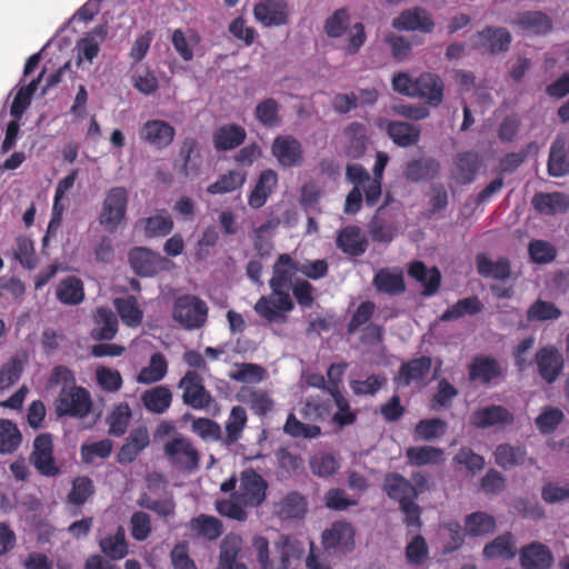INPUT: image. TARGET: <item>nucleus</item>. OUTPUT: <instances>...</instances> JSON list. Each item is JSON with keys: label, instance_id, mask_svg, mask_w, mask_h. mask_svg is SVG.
<instances>
[{"label": "nucleus", "instance_id": "nucleus-53", "mask_svg": "<svg viewBox=\"0 0 569 569\" xmlns=\"http://www.w3.org/2000/svg\"><path fill=\"white\" fill-rule=\"evenodd\" d=\"M369 234L375 242L389 243L395 237V228L385 217V206L378 208L368 223Z\"/></svg>", "mask_w": 569, "mask_h": 569}, {"label": "nucleus", "instance_id": "nucleus-2", "mask_svg": "<svg viewBox=\"0 0 569 569\" xmlns=\"http://www.w3.org/2000/svg\"><path fill=\"white\" fill-rule=\"evenodd\" d=\"M208 311V306L202 299L193 295H183L174 300L172 317L184 329L194 330L204 326Z\"/></svg>", "mask_w": 569, "mask_h": 569}, {"label": "nucleus", "instance_id": "nucleus-60", "mask_svg": "<svg viewBox=\"0 0 569 569\" xmlns=\"http://www.w3.org/2000/svg\"><path fill=\"white\" fill-rule=\"evenodd\" d=\"M300 413L306 420H326L331 413V402L329 399L310 397L306 400Z\"/></svg>", "mask_w": 569, "mask_h": 569}, {"label": "nucleus", "instance_id": "nucleus-13", "mask_svg": "<svg viewBox=\"0 0 569 569\" xmlns=\"http://www.w3.org/2000/svg\"><path fill=\"white\" fill-rule=\"evenodd\" d=\"M392 27L400 31H419L431 33L435 22L431 14L422 7H413L403 10L392 20Z\"/></svg>", "mask_w": 569, "mask_h": 569}, {"label": "nucleus", "instance_id": "nucleus-45", "mask_svg": "<svg viewBox=\"0 0 569 569\" xmlns=\"http://www.w3.org/2000/svg\"><path fill=\"white\" fill-rule=\"evenodd\" d=\"M247 179V173L241 170H229L223 174H220L218 179L210 183L206 191L209 194H224L233 192L240 189Z\"/></svg>", "mask_w": 569, "mask_h": 569}, {"label": "nucleus", "instance_id": "nucleus-8", "mask_svg": "<svg viewBox=\"0 0 569 569\" xmlns=\"http://www.w3.org/2000/svg\"><path fill=\"white\" fill-rule=\"evenodd\" d=\"M271 154L282 168H296L305 162L302 144L291 134L277 136L271 144Z\"/></svg>", "mask_w": 569, "mask_h": 569}, {"label": "nucleus", "instance_id": "nucleus-56", "mask_svg": "<svg viewBox=\"0 0 569 569\" xmlns=\"http://www.w3.org/2000/svg\"><path fill=\"white\" fill-rule=\"evenodd\" d=\"M22 441V435L17 425L8 419H0V455L14 452Z\"/></svg>", "mask_w": 569, "mask_h": 569}, {"label": "nucleus", "instance_id": "nucleus-32", "mask_svg": "<svg viewBox=\"0 0 569 569\" xmlns=\"http://www.w3.org/2000/svg\"><path fill=\"white\" fill-rule=\"evenodd\" d=\"M140 400L147 411L161 415L170 408L172 392L167 386H156L143 391Z\"/></svg>", "mask_w": 569, "mask_h": 569}, {"label": "nucleus", "instance_id": "nucleus-23", "mask_svg": "<svg viewBox=\"0 0 569 569\" xmlns=\"http://www.w3.org/2000/svg\"><path fill=\"white\" fill-rule=\"evenodd\" d=\"M278 184V173L273 169L262 170L248 196V204L252 209L263 207Z\"/></svg>", "mask_w": 569, "mask_h": 569}, {"label": "nucleus", "instance_id": "nucleus-61", "mask_svg": "<svg viewBox=\"0 0 569 569\" xmlns=\"http://www.w3.org/2000/svg\"><path fill=\"white\" fill-rule=\"evenodd\" d=\"M131 409L128 403H119L108 416L109 433L121 437L126 433L131 419Z\"/></svg>", "mask_w": 569, "mask_h": 569}, {"label": "nucleus", "instance_id": "nucleus-41", "mask_svg": "<svg viewBox=\"0 0 569 569\" xmlns=\"http://www.w3.org/2000/svg\"><path fill=\"white\" fill-rule=\"evenodd\" d=\"M99 546L108 560L123 559L129 552L123 527L119 526L113 535L102 538Z\"/></svg>", "mask_w": 569, "mask_h": 569}, {"label": "nucleus", "instance_id": "nucleus-42", "mask_svg": "<svg viewBox=\"0 0 569 569\" xmlns=\"http://www.w3.org/2000/svg\"><path fill=\"white\" fill-rule=\"evenodd\" d=\"M517 553L515 539L511 532H505L483 548V556L487 559H512Z\"/></svg>", "mask_w": 569, "mask_h": 569}, {"label": "nucleus", "instance_id": "nucleus-48", "mask_svg": "<svg viewBox=\"0 0 569 569\" xmlns=\"http://www.w3.org/2000/svg\"><path fill=\"white\" fill-rule=\"evenodd\" d=\"M457 180L462 184H469L473 181L477 171L480 168V157L475 151L461 152L456 158Z\"/></svg>", "mask_w": 569, "mask_h": 569}, {"label": "nucleus", "instance_id": "nucleus-46", "mask_svg": "<svg viewBox=\"0 0 569 569\" xmlns=\"http://www.w3.org/2000/svg\"><path fill=\"white\" fill-rule=\"evenodd\" d=\"M276 551L278 553L277 569H288L292 560L301 558L303 548L289 536L281 535L276 542Z\"/></svg>", "mask_w": 569, "mask_h": 569}, {"label": "nucleus", "instance_id": "nucleus-12", "mask_svg": "<svg viewBox=\"0 0 569 569\" xmlns=\"http://www.w3.org/2000/svg\"><path fill=\"white\" fill-rule=\"evenodd\" d=\"M511 41V34L506 28L486 27L477 33L473 47L495 56L508 51Z\"/></svg>", "mask_w": 569, "mask_h": 569}, {"label": "nucleus", "instance_id": "nucleus-25", "mask_svg": "<svg viewBox=\"0 0 569 569\" xmlns=\"http://www.w3.org/2000/svg\"><path fill=\"white\" fill-rule=\"evenodd\" d=\"M408 276L419 282L422 287V295L425 297L435 296L441 284V273L437 267L427 268V266L419 260L409 264Z\"/></svg>", "mask_w": 569, "mask_h": 569}, {"label": "nucleus", "instance_id": "nucleus-28", "mask_svg": "<svg viewBox=\"0 0 569 569\" xmlns=\"http://www.w3.org/2000/svg\"><path fill=\"white\" fill-rule=\"evenodd\" d=\"M512 24L535 36H546L552 30L551 18L541 11L521 12L512 21Z\"/></svg>", "mask_w": 569, "mask_h": 569}, {"label": "nucleus", "instance_id": "nucleus-18", "mask_svg": "<svg viewBox=\"0 0 569 569\" xmlns=\"http://www.w3.org/2000/svg\"><path fill=\"white\" fill-rule=\"evenodd\" d=\"M246 129L237 123H224L212 131V144L217 152L234 150L246 141Z\"/></svg>", "mask_w": 569, "mask_h": 569}, {"label": "nucleus", "instance_id": "nucleus-38", "mask_svg": "<svg viewBox=\"0 0 569 569\" xmlns=\"http://www.w3.org/2000/svg\"><path fill=\"white\" fill-rule=\"evenodd\" d=\"M57 299L67 306H76L83 301V282L76 276H68L57 286Z\"/></svg>", "mask_w": 569, "mask_h": 569}, {"label": "nucleus", "instance_id": "nucleus-31", "mask_svg": "<svg viewBox=\"0 0 569 569\" xmlns=\"http://www.w3.org/2000/svg\"><path fill=\"white\" fill-rule=\"evenodd\" d=\"M531 203L539 213L553 216L569 209V196L562 192H538Z\"/></svg>", "mask_w": 569, "mask_h": 569}, {"label": "nucleus", "instance_id": "nucleus-30", "mask_svg": "<svg viewBox=\"0 0 569 569\" xmlns=\"http://www.w3.org/2000/svg\"><path fill=\"white\" fill-rule=\"evenodd\" d=\"M440 171V162L432 157L413 159L406 164L403 174L412 182L429 181L435 179Z\"/></svg>", "mask_w": 569, "mask_h": 569}, {"label": "nucleus", "instance_id": "nucleus-5", "mask_svg": "<svg viewBox=\"0 0 569 569\" xmlns=\"http://www.w3.org/2000/svg\"><path fill=\"white\" fill-rule=\"evenodd\" d=\"M168 461L179 470L193 471L200 463V453L192 441L183 436H177L163 447Z\"/></svg>", "mask_w": 569, "mask_h": 569}, {"label": "nucleus", "instance_id": "nucleus-50", "mask_svg": "<svg viewBox=\"0 0 569 569\" xmlns=\"http://www.w3.org/2000/svg\"><path fill=\"white\" fill-rule=\"evenodd\" d=\"M114 307L127 327L137 328L142 323L143 311L140 309L136 297L117 298Z\"/></svg>", "mask_w": 569, "mask_h": 569}, {"label": "nucleus", "instance_id": "nucleus-35", "mask_svg": "<svg viewBox=\"0 0 569 569\" xmlns=\"http://www.w3.org/2000/svg\"><path fill=\"white\" fill-rule=\"evenodd\" d=\"M241 545V538L236 535H228L222 539L218 569H247L246 565L237 561Z\"/></svg>", "mask_w": 569, "mask_h": 569}, {"label": "nucleus", "instance_id": "nucleus-39", "mask_svg": "<svg viewBox=\"0 0 569 569\" xmlns=\"http://www.w3.org/2000/svg\"><path fill=\"white\" fill-rule=\"evenodd\" d=\"M307 511V501L299 492L286 495L276 506V513L282 520L300 519Z\"/></svg>", "mask_w": 569, "mask_h": 569}, {"label": "nucleus", "instance_id": "nucleus-17", "mask_svg": "<svg viewBox=\"0 0 569 569\" xmlns=\"http://www.w3.org/2000/svg\"><path fill=\"white\" fill-rule=\"evenodd\" d=\"M355 530L353 527L343 521L335 522L330 529L322 533V543L325 549L339 552H347L353 547Z\"/></svg>", "mask_w": 569, "mask_h": 569}, {"label": "nucleus", "instance_id": "nucleus-34", "mask_svg": "<svg viewBox=\"0 0 569 569\" xmlns=\"http://www.w3.org/2000/svg\"><path fill=\"white\" fill-rule=\"evenodd\" d=\"M96 327L92 337L96 340H111L118 332V319L114 312L108 307H99L94 313Z\"/></svg>", "mask_w": 569, "mask_h": 569}, {"label": "nucleus", "instance_id": "nucleus-22", "mask_svg": "<svg viewBox=\"0 0 569 569\" xmlns=\"http://www.w3.org/2000/svg\"><path fill=\"white\" fill-rule=\"evenodd\" d=\"M149 443L150 437L147 428L144 426L134 428L117 453L118 462L121 465L131 463Z\"/></svg>", "mask_w": 569, "mask_h": 569}, {"label": "nucleus", "instance_id": "nucleus-20", "mask_svg": "<svg viewBox=\"0 0 569 569\" xmlns=\"http://www.w3.org/2000/svg\"><path fill=\"white\" fill-rule=\"evenodd\" d=\"M382 488L391 500L399 503V507L408 501L417 500V488L401 473H387L383 478Z\"/></svg>", "mask_w": 569, "mask_h": 569}, {"label": "nucleus", "instance_id": "nucleus-49", "mask_svg": "<svg viewBox=\"0 0 569 569\" xmlns=\"http://www.w3.org/2000/svg\"><path fill=\"white\" fill-rule=\"evenodd\" d=\"M168 372V361L161 352L151 355L149 365L143 367L138 376L137 381L143 385H151L161 381Z\"/></svg>", "mask_w": 569, "mask_h": 569}, {"label": "nucleus", "instance_id": "nucleus-51", "mask_svg": "<svg viewBox=\"0 0 569 569\" xmlns=\"http://www.w3.org/2000/svg\"><path fill=\"white\" fill-rule=\"evenodd\" d=\"M247 421L248 416L246 409L241 406L232 407L226 421L223 443L230 446L239 441L242 438V431Z\"/></svg>", "mask_w": 569, "mask_h": 569}, {"label": "nucleus", "instance_id": "nucleus-26", "mask_svg": "<svg viewBox=\"0 0 569 569\" xmlns=\"http://www.w3.org/2000/svg\"><path fill=\"white\" fill-rule=\"evenodd\" d=\"M502 369L497 359L489 356H477L468 366V375L471 381H480L483 385L490 383L499 378Z\"/></svg>", "mask_w": 569, "mask_h": 569}, {"label": "nucleus", "instance_id": "nucleus-57", "mask_svg": "<svg viewBox=\"0 0 569 569\" xmlns=\"http://www.w3.org/2000/svg\"><path fill=\"white\" fill-rule=\"evenodd\" d=\"M267 377V370L257 363L242 362L236 363L234 370L229 373V378L241 383H259Z\"/></svg>", "mask_w": 569, "mask_h": 569}, {"label": "nucleus", "instance_id": "nucleus-16", "mask_svg": "<svg viewBox=\"0 0 569 569\" xmlns=\"http://www.w3.org/2000/svg\"><path fill=\"white\" fill-rule=\"evenodd\" d=\"M253 16L264 27H278L288 22L289 8L284 0H262L253 8Z\"/></svg>", "mask_w": 569, "mask_h": 569}, {"label": "nucleus", "instance_id": "nucleus-43", "mask_svg": "<svg viewBox=\"0 0 569 569\" xmlns=\"http://www.w3.org/2000/svg\"><path fill=\"white\" fill-rule=\"evenodd\" d=\"M483 310V303L477 296L459 299L450 306L441 316L440 320L448 322L465 316H476Z\"/></svg>", "mask_w": 569, "mask_h": 569}, {"label": "nucleus", "instance_id": "nucleus-14", "mask_svg": "<svg viewBox=\"0 0 569 569\" xmlns=\"http://www.w3.org/2000/svg\"><path fill=\"white\" fill-rule=\"evenodd\" d=\"M129 262L138 276L152 277L164 269L168 260L148 248L136 247L129 252Z\"/></svg>", "mask_w": 569, "mask_h": 569}, {"label": "nucleus", "instance_id": "nucleus-37", "mask_svg": "<svg viewBox=\"0 0 569 569\" xmlns=\"http://www.w3.org/2000/svg\"><path fill=\"white\" fill-rule=\"evenodd\" d=\"M372 284L377 291L389 296H399L406 291L402 272H392L388 268H382L375 274Z\"/></svg>", "mask_w": 569, "mask_h": 569}, {"label": "nucleus", "instance_id": "nucleus-24", "mask_svg": "<svg viewBox=\"0 0 569 569\" xmlns=\"http://www.w3.org/2000/svg\"><path fill=\"white\" fill-rule=\"evenodd\" d=\"M519 556L523 569H549L555 560L550 549L538 541L522 547Z\"/></svg>", "mask_w": 569, "mask_h": 569}, {"label": "nucleus", "instance_id": "nucleus-44", "mask_svg": "<svg viewBox=\"0 0 569 569\" xmlns=\"http://www.w3.org/2000/svg\"><path fill=\"white\" fill-rule=\"evenodd\" d=\"M189 528L197 537L209 541L218 539L223 532L222 522L218 518L203 513L192 518Z\"/></svg>", "mask_w": 569, "mask_h": 569}, {"label": "nucleus", "instance_id": "nucleus-54", "mask_svg": "<svg viewBox=\"0 0 569 569\" xmlns=\"http://www.w3.org/2000/svg\"><path fill=\"white\" fill-rule=\"evenodd\" d=\"M179 156L182 159L180 172L184 177H189L192 171H198L200 151L197 139L192 137L184 138L179 150Z\"/></svg>", "mask_w": 569, "mask_h": 569}, {"label": "nucleus", "instance_id": "nucleus-11", "mask_svg": "<svg viewBox=\"0 0 569 569\" xmlns=\"http://www.w3.org/2000/svg\"><path fill=\"white\" fill-rule=\"evenodd\" d=\"M515 422V415L500 405H489L479 408L470 416V423L478 429L491 427L506 428Z\"/></svg>", "mask_w": 569, "mask_h": 569}, {"label": "nucleus", "instance_id": "nucleus-63", "mask_svg": "<svg viewBox=\"0 0 569 569\" xmlns=\"http://www.w3.org/2000/svg\"><path fill=\"white\" fill-rule=\"evenodd\" d=\"M446 428V421L440 418L422 419L415 428V436L418 439L430 441L441 437Z\"/></svg>", "mask_w": 569, "mask_h": 569}, {"label": "nucleus", "instance_id": "nucleus-21", "mask_svg": "<svg viewBox=\"0 0 569 569\" xmlns=\"http://www.w3.org/2000/svg\"><path fill=\"white\" fill-rule=\"evenodd\" d=\"M337 248L350 257L363 254L368 248V240L358 226H347L339 230Z\"/></svg>", "mask_w": 569, "mask_h": 569}, {"label": "nucleus", "instance_id": "nucleus-3", "mask_svg": "<svg viewBox=\"0 0 569 569\" xmlns=\"http://www.w3.org/2000/svg\"><path fill=\"white\" fill-rule=\"evenodd\" d=\"M54 408L58 417L83 419L92 409L90 392L80 386L61 388Z\"/></svg>", "mask_w": 569, "mask_h": 569}, {"label": "nucleus", "instance_id": "nucleus-64", "mask_svg": "<svg viewBox=\"0 0 569 569\" xmlns=\"http://www.w3.org/2000/svg\"><path fill=\"white\" fill-rule=\"evenodd\" d=\"M376 311L375 302L370 300L362 301L351 315L349 322L347 323V333H356L360 327L370 323L372 316Z\"/></svg>", "mask_w": 569, "mask_h": 569}, {"label": "nucleus", "instance_id": "nucleus-40", "mask_svg": "<svg viewBox=\"0 0 569 569\" xmlns=\"http://www.w3.org/2000/svg\"><path fill=\"white\" fill-rule=\"evenodd\" d=\"M493 456L496 463L502 469L508 470L525 463L527 450L522 446L501 443L497 446Z\"/></svg>", "mask_w": 569, "mask_h": 569}, {"label": "nucleus", "instance_id": "nucleus-10", "mask_svg": "<svg viewBox=\"0 0 569 569\" xmlns=\"http://www.w3.org/2000/svg\"><path fill=\"white\" fill-rule=\"evenodd\" d=\"M174 137V127L161 119L148 120L139 129L140 141L157 150L168 148L173 142Z\"/></svg>", "mask_w": 569, "mask_h": 569}, {"label": "nucleus", "instance_id": "nucleus-6", "mask_svg": "<svg viewBox=\"0 0 569 569\" xmlns=\"http://www.w3.org/2000/svg\"><path fill=\"white\" fill-rule=\"evenodd\" d=\"M182 389V402L196 410L208 409L213 398L204 387L203 378L196 370H188L178 382Z\"/></svg>", "mask_w": 569, "mask_h": 569}, {"label": "nucleus", "instance_id": "nucleus-19", "mask_svg": "<svg viewBox=\"0 0 569 569\" xmlns=\"http://www.w3.org/2000/svg\"><path fill=\"white\" fill-rule=\"evenodd\" d=\"M540 377L552 383L563 369V357L557 348L549 346L540 348L535 356Z\"/></svg>", "mask_w": 569, "mask_h": 569}, {"label": "nucleus", "instance_id": "nucleus-15", "mask_svg": "<svg viewBox=\"0 0 569 569\" xmlns=\"http://www.w3.org/2000/svg\"><path fill=\"white\" fill-rule=\"evenodd\" d=\"M443 81L438 74L423 72L415 79L412 98H419L430 106H439L443 99Z\"/></svg>", "mask_w": 569, "mask_h": 569}, {"label": "nucleus", "instance_id": "nucleus-33", "mask_svg": "<svg viewBox=\"0 0 569 569\" xmlns=\"http://www.w3.org/2000/svg\"><path fill=\"white\" fill-rule=\"evenodd\" d=\"M476 264L478 273L485 278L506 280L511 273L510 261L506 257L492 261L487 254L479 253L476 257Z\"/></svg>", "mask_w": 569, "mask_h": 569}, {"label": "nucleus", "instance_id": "nucleus-52", "mask_svg": "<svg viewBox=\"0 0 569 569\" xmlns=\"http://www.w3.org/2000/svg\"><path fill=\"white\" fill-rule=\"evenodd\" d=\"M406 457L411 466L422 467L443 461V450L431 446L409 447Z\"/></svg>", "mask_w": 569, "mask_h": 569}, {"label": "nucleus", "instance_id": "nucleus-62", "mask_svg": "<svg viewBox=\"0 0 569 569\" xmlns=\"http://www.w3.org/2000/svg\"><path fill=\"white\" fill-rule=\"evenodd\" d=\"M280 106L273 98H267L260 101L254 110L257 120L264 127H276L280 122Z\"/></svg>", "mask_w": 569, "mask_h": 569}, {"label": "nucleus", "instance_id": "nucleus-4", "mask_svg": "<svg viewBox=\"0 0 569 569\" xmlns=\"http://www.w3.org/2000/svg\"><path fill=\"white\" fill-rule=\"evenodd\" d=\"M129 196L124 187H113L108 190L98 217L99 223L113 232L127 218Z\"/></svg>", "mask_w": 569, "mask_h": 569}, {"label": "nucleus", "instance_id": "nucleus-9", "mask_svg": "<svg viewBox=\"0 0 569 569\" xmlns=\"http://www.w3.org/2000/svg\"><path fill=\"white\" fill-rule=\"evenodd\" d=\"M30 461L42 476L54 477L59 473L53 457V439L50 433H41L34 438Z\"/></svg>", "mask_w": 569, "mask_h": 569}, {"label": "nucleus", "instance_id": "nucleus-55", "mask_svg": "<svg viewBox=\"0 0 569 569\" xmlns=\"http://www.w3.org/2000/svg\"><path fill=\"white\" fill-rule=\"evenodd\" d=\"M465 529L467 535L472 537L488 535L495 531L496 520L486 512H472L466 517Z\"/></svg>", "mask_w": 569, "mask_h": 569}, {"label": "nucleus", "instance_id": "nucleus-59", "mask_svg": "<svg viewBox=\"0 0 569 569\" xmlns=\"http://www.w3.org/2000/svg\"><path fill=\"white\" fill-rule=\"evenodd\" d=\"M94 493L93 481L87 476H80L73 479L67 500L70 505L80 507Z\"/></svg>", "mask_w": 569, "mask_h": 569}, {"label": "nucleus", "instance_id": "nucleus-29", "mask_svg": "<svg viewBox=\"0 0 569 569\" xmlns=\"http://www.w3.org/2000/svg\"><path fill=\"white\" fill-rule=\"evenodd\" d=\"M173 226V220L167 210H161L157 214L139 219L136 222V229L142 230L148 239L168 236Z\"/></svg>", "mask_w": 569, "mask_h": 569}, {"label": "nucleus", "instance_id": "nucleus-7", "mask_svg": "<svg viewBox=\"0 0 569 569\" xmlns=\"http://www.w3.org/2000/svg\"><path fill=\"white\" fill-rule=\"evenodd\" d=\"M268 482L252 468L246 469L240 476V486L234 497L250 508L259 507L267 498Z\"/></svg>", "mask_w": 569, "mask_h": 569}, {"label": "nucleus", "instance_id": "nucleus-27", "mask_svg": "<svg viewBox=\"0 0 569 569\" xmlns=\"http://www.w3.org/2000/svg\"><path fill=\"white\" fill-rule=\"evenodd\" d=\"M432 360L428 356L411 359L400 366L398 381L401 386L408 387L412 382L423 381L429 375Z\"/></svg>", "mask_w": 569, "mask_h": 569}, {"label": "nucleus", "instance_id": "nucleus-47", "mask_svg": "<svg viewBox=\"0 0 569 569\" xmlns=\"http://www.w3.org/2000/svg\"><path fill=\"white\" fill-rule=\"evenodd\" d=\"M548 173L557 178L569 173V153L566 150L565 141L560 138H557L551 144Z\"/></svg>", "mask_w": 569, "mask_h": 569}, {"label": "nucleus", "instance_id": "nucleus-36", "mask_svg": "<svg viewBox=\"0 0 569 569\" xmlns=\"http://www.w3.org/2000/svg\"><path fill=\"white\" fill-rule=\"evenodd\" d=\"M387 133L395 144L410 147L419 141L421 130L419 126L409 122L390 121L387 124Z\"/></svg>", "mask_w": 569, "mask_h": 569}, {"label": "nucleus", "instance_id": "nucleus-1", "mask_svg": "<svg viewBox=\"0 0 569 569\" xmlns=\"http://www.w3.org/2000/svg\"><path fill=\"white\" fill-rule=\"evenodd\" d=\"M299 272V262L290 254L281 253L273 264V274L269 280L271 296H262L254 305V311L269 322L284 320V313L295 309V302L289 295L293 277Z\"/></svg>", "mask_w": 569, "mask_h": 569}, {"label": "nucleus", "instance_id": "nucleus-58", "mask_svg": "<svg viewBox=\"0 0 569 569\" xmlns=\"http://www.w3.org/2000/svg\"><path fill=\"white\" fill-rule=\"evenodd\" d=\"M283 431L292 438L315 439L321 435L317 425L301 422L295 413H289L283 426Z\"/></svg>", "mask_w": 569, "mask_h": 569}]
</instances>
